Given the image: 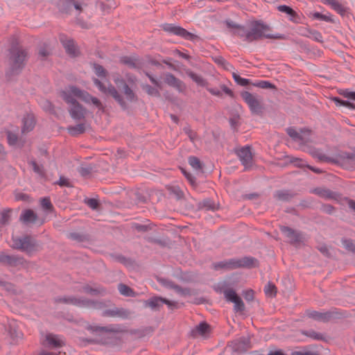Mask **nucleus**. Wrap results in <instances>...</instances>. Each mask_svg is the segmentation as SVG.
<instances>
[{"label": "nucleus", "mask_w": 355, "mask_h": 355, "mask_svg": "<svg viewBox=\"0 0 355 355\" xmlns=\"http://www.w3.org/2000/svg\"><path fill=\"white\" fill-rule=\"evenodd\" d=\"M61 96L69 105L70 116L74 120L84 119L86 114L85 109L77 102V98L81 99L86 103L92 104L98 109L102 108V104L97 98L92 96L87 92L74 86L66 87L61 92Z\"/></svg>", "instance_id": "f257e3e1"}, {"label": "nucleus", "mask_w": 355, "mask_h": 355, "mask_svg": "<svg viewBox=\"0 0 355 355\" xmlns=\"http://www.w3.org/2000/svg\"><path fill=\"white\" fill-rule=\"evenodd\" d=\"M255 262V259L245 257L241 259H231L218 262L214 264V268L216 270L220 268L232 270L238 268H250L254 266Z\"/></svg>", "instance_id": "f03ea898"}, {"label": "nucleus", "mask_w": 355, "mask_h": 355, "mask_svg": "<svg viewBox=\"0 0 355 355\" xmlns=\"http://www.w3.org/2000/svg\"><path fill=\"white\" fill-rule=\"evenodd\" d=\"M269 28L267 25L260 23L256 22L250 29V42L253 40H257L262 37L269 38V39H279L282 36L279 34H270L268 33Z\"/></svg>", "instance_id": "7ed1b4c3"}, {"label": "nucleus", "mask_w": 355, "mask_h": 355, "mask_svg": "<svg viewBox=\"0 0 355 355\" xmlns=\"http://www.w3.org/2000/svg\"><path fill=\"white\" fill-rule=\"evenodd\" d=\"M10 64L12 73H17L24 67L26 56L25 51L18 47L10 50Z\"/></svg>", "instance_id": "20e7f679"}, {"label": "nucleus", "mask_w": 355, "mask_h": 355, "mask_svg": "<svg viewBox=\"0 0 355 355\" xmlns=\"http://www.w3.org/2000/svg\"><path fill=\"white\" fill-rule=\"evenodd\" d=\"M241 97L248 104L250 111L253 114H260L262 111V99L260 96L252 94L249 92L241 93Z\"/></svg>", "instance_id": "39448f33"}, {"label": "nucleus", "mask_w": 355, "mask_h": 355, "mask_svg": "<svg viewBox=\"0 0 355 355\" xmlns=\"http://www.w3.org/2000/svg\"><path fill=\"white\" fill-rule=\"evenodd\" d=\"M94 83L102 93L112 96L123 107H125L123 98L112 85L108 83L106 86L103 83L96 78L94 79Z\"/></svg>", "instance_id": "423d86ee"}, {"label": "nucleus", "mask_w": 355, "mask_h": 355, "mask_svg": "<svg viewBox=\"0 0 355 355\" xmlns=\"http://www.w3.org/2000/svg\"><path fill=\"white\" fill-rule=\"evenodd\" d=\"M11 246L13 248L21 250V251L31 253L35 249L33 241L28 236L21 238L12 237Z\"/></svg>", "instance_id": "0eeeda50"}, {"label": "nucleus", "mask_w": 355, "mask_h": 355, "mask_svg": "<svg viewBox=\"0 0 355 355\" xmlns=\"http://www.w3.org/2000/svg\"><path fill=\"white\" fill-rule=\"evenodd\" d=\"M164 304H166L168 308L172 309L179 307L178 302L168 300L160 297H153L144 302L145 306L150 307L153 310L159 309Z\"/></svg>", "instance_id": "6e6552de"}, {"label": "nucleus", "mask_w": 355, "mask_h": 355, "mask_svg": "<svg viewBox=\"0 0 355 355\" xmlns=\"http://www.w3.org/2000/svg\"><path fill=\"white\" fill-rule=\"evenodd\" d=\"M162 28L168 33L180 36L187 40H193L196 37V35L188 32L186 29L172 24H165L162 26Z\"/></svg>", "instance_id": "1a4fd4ad"}, {"label": "nucleus", "mask_w": 355, "mask_h": 355, "mask_svg": "<svg viewBox=\"0 0 355 355\" xmlns=\"http://www.w3.org/2000/svg\"><path fill=\"white\" fill-rule=\"evenodd\" d=\"M224 295L227 301L234 303V308L236 311H243V302L242 299L237 295L233 289L225 290L224 292Z\"/></svg>", "instance_id": "9d476101"}, {"label": "nucleus", "mask_w": 355, "mask_h": 355, "mask_svg": "<svg viewBox=\"0 0 355 355\" xmlns=\"http://www.w3.org/2000/svg\"><path fill=\"white\" fill-rule=\"evenodd\" d=\"M287 133L293 140L302 144H306L310 140L309 136L311 132L306 129L301 130L300 132H297L294 128H289L287 129Z\"/></svg>", "instance_id": "9b49d317"}, {"label": "nucleus", "mask_w": 355, "mask_h": 355, "mask_svg": "<svg viewBox=\"0 0 355 355\" xmlns=\"http://www.w3.org/2000/svg\"><path fill=\"white\" fill-rule=\"evenodd\" d=\"M64 344L65 342L62 337L52 334H47L43 343L44 346L52 349L60 348Z\"/></svg>", "instance_id": "f8f14e48"}, {"label": "nucleus", "mask_w": 355, "mask_h": 355, "mask_svg": "<svg viewBox=\"0 0 355 355\" xmlns=\"http://www.w3.org/2000/svg\"><path fill=\"white\" fill-rule=\"evenodd\" d=\"M237 155L245 168L251 167L252 164V155L249 146H245L239 150Z\"/></svg>", "instance_id": "ddd939ff"}, {"label": "nucleus", "mask_w": 355, "mask_h": 355, "mask_svg": "<svg viewBox=\"0 0 355 355\" xmlns=\"http://www.w3.org/2000/svg\"><path fill=\"white\" fill-rule=\"evenodd\" d=\"M89 329L93 332L99 334L100 336H105L107 338L112 337L116 332V328L113 325L106 327H100L97 325L91 326Z\"/></svg>", "instance_id": "4468645a"}, {"label": "nucleus", "mask_w": 355, "mask_h": 355, "mask_svg": "<svg viewBox=\"0 0 355 355\" xmlns=\"http://www.w3.org/2000/svg\"><path fill=\"white\" fill-rule=\"evenodd\" d=\"M59 301L68 304H72L82 307H92L94 306V303L93 302L85 299L76 298L73 297L60 298L59 299Z\"/></svg>", "instance_id": "2eb2a0df"}, {"label": "nucleus", "mask_w": 355, "mask_h": 355, "mask_svg": "<svg viewBox=\"0 0 355 355\" xmlns=\"http://www.w3.org/2000/svg\"><path fill=\"white\" fill-rule=\"evenodd\" d=\"M280 230L283 234L288 239L289 242L292 243H297L301 241L302 236L297 232L285 226L281 227Z\"/></svg>", "instance_id": "dca6fc26"}, {"label": "nucleus", "mask_w": 355, "mask_h": 355, "mask_svg": "<svg viewBox=\"0 0 355 355\" xmlns=\"http://www.w3.org/2000/svg\"><path fill=\"white\" fill-rule=\"evenodd\" d=\"M102 315L108 317H119L121 318H128L130 316V311L124 309H112L105 310Z\"/></svg>", "instance_id": "f3484780"}, {"label": "nucleus", "mask_w": 355, "mask_h": 355, "mask_svg": "<svg viewBox=\"0 0 355 355\" xmlns=\"http://www.w3.org/2000/svg\"><path fill=\"white\" fill-rule=\"evenodd\" d=\"M164 80L168 85L176 88L179 91H182L185 87L180 80L176 78L171 73H166L165 75Z\"/></svg>", "instance_id": "a211bd4d"}, {"label": "nucleus", "mask_w": 355, "mask_h": 355, "mask_svg": "<svg viewBox=\"0 0 355 355\" xmlns=\"http://www.w3.org/2000/svg\"><path fill=\"white\" fill-rule=\"evenodd\" d=\"M35 124L34 116L31 114H26L22 119V132L26 133L31 131L34 128Z\"/></svg>", "instance_id": "6ab92c4d"}, {"label": "nucleus", "mask_w": 355, "mask_h": 355, "mask_svg": "<svg viewBox=\"0 0 355 355\" xmlns=\"http://www.w3.org/2000/svg\"><path fill=\"white\" fill-rule=\"evenodd\" d=\"M7 140L8 144L14 148H21L23 146V141L18 138L15 132L8 130L7 132Z\"/></svg>", "instance_id": "aec40b11"}, {"label": "nucleus", "mask_w": 355, "mask_h": 355, "mask_svg": "<svg viewBox=\"0 0 355 355\" xmlns=\"http://www.w3.org/2000/svg\"><path fill=\"white\" fill-rule=\"evenodd\" d=\"M10 336L13 339L21 338L22 334L17 327L16 321L12 320L8 322V327L6 329Z\"/></svg>", "instance_id": "412c9836"}, {"label": "nucleus", "mask_w": 355, "mask_h": 355, "mask_svg": "<svg viewBox=\"0 0 355 355\" xmlns=\"http://www.w3.org/2000/svg\"><path fill=\"white\" fill-rule=\"evenodd\" d=\"M61 42L70 56L74 57L77 55V49L73 40L61 38Z\"/></svg>", "instance_id": "4be33fe9"}, {"label": "nucleus", "mask_w": 355, "mask_h": 355, "mask_svg": "<svg viewBox=\"0 0 355 355\" xmlns=\"http://www.w3.org/2000/svg\"><path fill=\"white\" fill-rule=\"evenodd\" d=\"M0 263L8 266H15L18 263H21V260L15 256H10L4 253H1L0 254Z\"/></svg>", "instance_id": "5701e85b"}, {"label": "nucleus", "mask_w": 355, "mask_h": 355, "mask_svg": "<svg viewBox=\"0 0 355 355\" xmlns=\"http://www.w3.org/2000/svg\"><path fill=\"white\" fill-rule=\"evenodd\" d=\"M36 218L35 214L31 209L24 211L20 216V220L25 223H33L36 220Z\"/></svg>", "instance_id": "b1692460"}, {"label": "nucleus", "mask_w": 355, "mask_h": 355, "mask_svg": "<svg viewBox=\"0 0 355 355\" xmlns=\"http://www.w3.org/2000/svg\"><path fill=\"white\" fill-rule=\"evenodd\" d=\"M116 84L117 85L118 87H120L119 83L123 85V93L125 95L126 98L132 101L135 98V94L132 92V90L128 87V85L123 82V80H115Z\"/></svg>", "instance_id": "393cba45"}, {"label": "nucleus", "mask_w": 355, "mask_h": 355, "mask_svg": "<svg viewBox=\"0 0 355 355\" xmlns=\"http://www.w3.org/2000/svg\"><path fill=\"white\" fill-rule=\"evenodd\" d=\"M322 1L324 4L330 6L337 12L340 14L345 12L344 7L337 0H322Z\"/></svg>", "instance_id": "a878e982"}, {"label": "nucleus", "mask_w": 355, "mask_h": 355, "mask_svg": "<svg viewBox=\"0 0 355 355\" xmlns=\"http://www.w3.org/2000/svg\"><path fill=\"white\" fill-rule=\"evenodd\" d=\"M85 128L83 123L77 124L68 128V131L71 135H77L85 132Z\"/></svg>", "instance_id": "bb28decb"}, {"label": "nucleus", "mask_w": 355, "mask_h": 355, "mask_svg": "<svg viewBox=\"0 0 355 355\" xmlns=\"http://www.w3.org/2000/svg\"><path fill=\"white\" fill-rule=\"evenodd\" d=\"M235 33H236L244 40L250 42V30L245 29V28L239 26H238V28L235 31Z\"/></svg>", "instance_id": "cd10ccee"}, {"label": "nucleus", "mask_w": 355, "mask_h": 355, "mask_svg": "<svg viewBox=\"0 0 355 355\" xmlns=\"http://www.w3.org/2000/svg\"><path fill=\"white\" fill-rule=\"evenodd\" d=\"M209 326L205 322H201L196 326L194 332L201 336H205L209 331Z\"/></svg>", "instance_id": "c85d7f7f"}, {"label": "nucleus", "mask_w": 355, "mask_h": 355, "mask_svg": "<svg viewBox=\"0 0 355 355\" xmlns=\"http://www.w3.org/2000/svg\"><path fill=\"white\" fill-rule=\"evenodd\" d=\"M188 76L198 85L205 86L206 85V80L200 75L193 72H189Z\"/></svg>", "instance_id": "c756f323"}, {"label": "nucleus", "mask_w": 355, "mask_h": 355, "mask_svg": "<svg viewBox=\"0 0 355 355\" xmlns=\"http://www.w3.org/2000/svg\"><path fill=\"white\" fill-rule=\"evenodd\" d=\"M264 292L266 295L273 297L276 295L277 288L273 284L268 282L267 285L265 286Z\"/></svg>", "instance_id": "7c9ffc66"}, {"label": "nucleus", "mask_w": 355, "mask_h": 355, "mask_svg": "<svg viewBox=\"0 0 355 355\" xmlns=\"http://www.w3.org/2000/svg\"><path fill=\"white\" fill-rule=\"evenodd\" d=\"M278 11L287 14L291 17V19L295 16V11L289 6L286 5H280L277 6Z\"/></svg>", "instance_id": "2f4dec72"}, {"label": "nucleus", "mask_w": 355, "mask_h": 355, "mask_svg": "<svg viewBox=\"0 0 355 355\" xmlns=\"http://www.w3.org/2000/svg\"><path fill=\"white\" fill-rule=\"evenodd\" d=\"M119 293L124 296H132L133 295L132 289L125 284H119Z\"/></svg>", "instance_id": "473e14b6"}, {"label": "nucleus", "mask_w": 355, "mask_h": 355, "mask_svg": "<svg viewBox=\"0 0 355 355\" xmlns=\"http://www.w3.org/2000/svg\"><path fill=\"white\" fill-rule=\"evenodd\" d=\"M94 69L96 75L99 78H103L106 77L107 71L101 65L95 64L94 65Z\"/></svg>", "instance_id": "72a5a7b5"}, {"label": "nucleus", "mask_w": 355, "mask_h": 355, "mask_svg": "<svg viewBox=\"0 0 355 355\" xmlns=\"http://www.w3.org/2000/svg\"><path fill=\"white\" fill-rule=\"evenodd\" d=\"M254 86H256L262 89H273L275 86L269 81L267 80H260L253 84Z\"/></svg>", "instance_id": "f704fd0d"}, {"label": "nucleus", "mask_w": 355, "mask_h": 355, "mask_svg": "<svg viewBox=\"0 0 355 355\" xmlns=\"http://www.w3.org/2000/svg\"><path fill=\"white\" fill-rule=\"evenodd\" d=\"M189 164L195 170H200L201 169L200 161L198 158H197L196 157H190L189 158Z\"/></svg>", "instance_id": "c9c22d12"}, {"label": "nucleus", "mask_w": 355, "mask_h": 355, "mask_svg": "<svg viewBox=\"0 0 355 355\" xmlns=\"http://www.w3.org/2000/svg\"><path fill=\"white\" fill-rule=\"evenodd\" d=\"M309 315L315 320H324L327 318V313H320L318 311H311L309 313Z\"/></svg>", "instance_id": "e433bc0d"}, {"label": "nucleus", "mask_w": 355, "mask_h": 355, "mask_svg": "<svg viewBox=\"0 0 355 355\" xmlns=\"http://www.w3.org/2000/svg\"><path fill=\"white\" fill-rule=\"evenodd\" d=\"M233 78L236 83L241 86H247L250 83L248 79L242 78L236 73H233Z\"/></svg>", "instance_id": "4c0bfd02"}, {"label": "nucleus", "mask_w": 355, "mask_h": 355, "mask_svg": "<svg viewBox=\"0 0 355 355\" xmlns=\"http://www.w3.org/2000/svg\"><path fill=\"white\" fill-rule=\"evenodd\" d=\"M143 89L146 91V92L151 96H158L159 95V91L157 87H153L148 85H145L143 86Z\"/></svg>", "instance_id": "58836bf2"}, {"label": "nucleus", "mask_w": 355, "mask_h": 355, "mask_svg": "<svg viewBox=\"0 0 355 355\" xmlns=\"http://www.w3.org/2000/svg\"><path fill=\"white\" fill-rule=\"evenodd\" d=\"M313 16L315 19L323 20L325 21H331V16L328 15H324L318 12H315L313 14Z\"/></svg>", "instance_id": "ea45409f"}, {"label": "nucleus", "mask_w": 355, "mask_h": 355, "mask_svg": "<svg viewBox=\"0 0 355 355\" xmlns=\"http://www.w3.org/2000/svg\"><path fill=\"white\" fill-rule=\"evenodd\" d=\"M10 211H3L1 214V223L3 225L6 224L9 221Z\"/></svg>", "instance_id": "a19ab883"}, {"label": "nucleus", "mask_w": 355, "mask_h": 355, "mask_svg": "<svg viewBox=\"0 0 355 355\" xmlns=\"http://www.w3.org/2000/svg\"><path fill=\"white\" fill-rule=\"evenodd\" d=\"M30 164L32 166L33 171L40 175H43V168L37 164L35 161H31Z\"/></svg>", "instance_id": "79ce46f5"}, {"label": "nucleus", "mask_w": 355, "mask_h": 355, "mask_svg": "<svg viewBox=\"0 0 355 355\" xmlns=\"http://www.w3.org/2000/svg\"><path fill=\"white\" fill-rule=\"evenodd\" d=\"M121 61L123 63L127 64L130 67L135 68L136 67L135 61L130 57H124L122 58Z\"/></svg>", "instance_id": "37998d69"}, {"label": "nucleus", "mask_w": 355, "mask_h": 355, "mask_svg": "<svg viewBox=\"0 0 355 355\" xmlns=\"http://www.w3.org/2000/svg\"><path fill=\"white\" fill-rule=\"evenodd\" d=\"M86 203L92 209H96L98 206V201L94 198L87 199Z\"/></svg>", "instance_id": "c03bdc74"}, {"label": "nucleus", "mask_w": 355, "mask_h": 355, "mask_svg": "<svg viewBox=\"0 0 355 355\" xmlns=\"http://www.w3.org/2000/svg\"><path fill=\"white\" fill-rule=\"evenodd\" d=\"M289 194L286 191H279L276 193V197L282 200H286L288 199Z\"/></svg>", "instance_id": "a18cd8bd"}, {"label": "nucleus", "mask_w": 355, "mask_h": 355, "mask_svg": "<svg viewBox=\"0 0 355 355\" xmlns=\"http://www.w3.org/2000/svg\"><path fill=\"white\" fill-rule=\"evenodd\" d=\"M41 205L44 209H50L51 207V201L47 198H44L41 200Z\"/></svg>", "instance_id": "49530a36"}, {"label": "nucleus", "mask_w": 355, "mask_h": 355, "mask_svg": "<svg viewBox=\"0 0 355 355\" xmlns=\"http://www.w3.org/2000/svg\"><path fill=\"white\" fill-rule=\"evenodd\" d=\"M58 184L62 187V186H65V187L71 186L69 179H67V178H64V177H62V176L60 178Z\"/></svg>", "instance_id": "de8ad7c7"}, {"label": "nucleus", "mask_w": 355, "mask_h": 355, "mask_svg": "<svg viewBox=\"0 0 355 355\" xmlns=\"http://www.w3.org/2000/svg\"><path fill=\"white\" fill-rule=\"evenodd\" d=\"M305 334L313 339L319 340L322 338L321 335L315 333V331H310L305 333Z\"/></svg>", "instance_id": "09e8293b"}, {"label": "nucleus", "mask_w": 355, "mask_h": 355, "mask_svg": "<svg viewBox=\"0 0 355 355\" xmlns=\"http://www.w3.org/2000/svg\"><path fill=\"white\" fill-rule=\"evenodd\" d=\"M336 101L340 105H343V106H345V107H347L349 108H351V109H353L354 107V105L347 101H340L338 99H336Z\"/></svg>", "instance_id": "8fccbe9b"}, {"label": "nucleus", "mask_w": 355, "mask_h": 355, "mask_svg": "<svg viewBox=\"0 0 355 355\" xmlns=\"http://www.w3.org/2000/svg\"><path fill=\"white\" fill-rule=\"evenodd\" d=\"M318 193L325 198H331L332 197L331 193L328 190L320 191Z\"/></svg>", "instance_id": "3c124183"}, {"label": "nucleus", "mask_w": 355, "mask_h": 355, "mask_svg": "<svg viewBox=\"0 0 355 355\" xmlns=\"http://www.w3.org/2000/svg\"><path fill=\"white\" fill-rule=\"evenodd\" d=\"M42 106L46 111L51 112L53 110L52 104L49 101H44V103H43Z\"/></svg>", "instance_id": "603ef678"}, {"label": "nucleus", "mask_w": 355, "mask_h": 355, "mask_svg": "<svg viewBox=\"0 0 355 355\" xmlns=\"http://www.w3.org/2000/svg\"><path fill=\"white\" fill-rule=\"evenodd\" d=\"M208 91L209 93H211L212 95L216 96H221L222 92L216 88H209Z\"/></svg>", "instance_id": "864d4df0"}, {"label": "nucleus", "mask_w": 355, "mask_h": 355, "mask_svg": "<svg viewBox=\"0 0 355 355\" xmlns=\"http://www.w3.org/2000/svg\"><path fill=\"white\" fill-rule=\"evenodd\" d=\"M345 96L349 99L355 100V92L346 91Z\"/></svg>", "instance_id": "5fc2aeb1"}, {"label": "nucleus", "mask_w": 355, "mask_h": 355, "mask_svg": "<svg viewBox=\"0 0 355 355\" xmlns=\"http://www.w3.org/2000/svg\"><path fill=\"white\" fill-rule=\"evenodd\" d=\"M221 88L223 89V91L227 95L230 96H233V92H232V90L230 89H229L227 86H225V85H221Z\"/></svg>", "instance_id": "6e6d98bb"}, {"label": "nucleus", "mask_w": 355, "mask_h": 355, "mask_svg": "<svg viewBox=\"0 0 355 355\" xmlns=\"http://www.w3.org/2000/svg\"><path fill=\"white\" fill-rule=\"evenodd\" d=\"M312 35L314 40L317 41H321L322 40V35L318 31H314L312 33Z\"/></svg>", "instance_id": "4d7b16f0"}, {"label": "nucleus", "mask_w": 355, "mask_h": 355, "mask_svg": "<svg viewBox=\"0 0 355 355\" xmlns=\"http://www.w3.org/2000/svg\"><path fill=\"white\" fill-rule=\"evenodd\" d=\"M226 24L230 28H234L236 30L238 28L239 25H236L234 22L230 20L226 21Z\"/></svg>", "instance_id": "13d9d810"}, {"label": "nucleus", "mask_w": 355, "mask_h": 355, "mask_svg": "<svg viewBox=\"0 0 355 355\" xmlns=\"http://www.w3.org/2000/svg\"><path fill=\"white\" fill-rule=\"evenodd\" d=\"M292 355H317L313 352H295L292 354Z\"/></svg>", "instance_id": "bf43d9fd"}, {"label": "nucleus", "mask_w": 355, "mask_h": 355, "mask_svg": "<svg viewBox=\"0 0 355 355\" xmlns=\"http://www.w3.org/2000/svg\"><path fill=\"white\" fill-rule=\"evenodd\" d=\"M147 76L149 78V79L152 83H153L157 87H159V83L156 80V79L153 76L149 75L148 73H147Z\"/></svg>", "instance_id": "052dcab7"}, {"label": "nucleus", "mask_w": 355, "mask_h": 355, "mask_svg": "<svg viewBox=\"0 0 355 355\" xmlns=\"http://www.w3.org/2000/svg\"><path fill=\"white\" fill-rule=\"evenodd\" d=\"M347 204L350 209L355 211V201L354 200L349 199L347 200Z\"/></svg>", "instance_id": "680f3d73"}, {"label": "nucleus", "mask_w": 355, "mask_h": 355, "mask_svg": "<svg viewBox=\"0 0 355 355\" xmlns=\"http://www.w3.org/2000/svg\"><path fill=\"white\" fill-rule=\"evenodd\" d=\"M59 354H61V352H59V353L57 354L55 352H46V351H42L40 354V355H59Z\"/></svg>", "instance_id": "e2e57ef3"}, {"label": "nucleus", "mask_w": 355, "mask_h": 355, "mask_svg": "<svg viewBox=\"0 0 355 355\" xmlns=\"http://www.w3.org/2000/svg\"><path fill=\"white\" fill-rule=\"evenodd\" d=\"M5 155L6 151L4 150V148L1 144H0V159L4 158Z\"/></svg>", "instance_id": "0e129e2a"}, {"label": "nucleus", "mask_w": 355, "mask_h": 355, "mask_svg": "<svg viewBox=\"0 0 355 355\" xmlns=\"http://www.w3.org/2000/svg\"><path fill=\"white\" fill-rule=\"evenodd\" d=\"M39 54L41 57L44 58L49 55V52L46 50L42 49L40 50Z\"/></svg>", "instance_id": "69168bd1"}, {"label": "nucleus", "mask_w": 355, "mask_h": 355, "mask_svg": "<svg viewBox=\"0 0 355 355\" xmlns=\"http://www.w3.org/2000/svg\"><path fill=\"white\" fill-rule=\"evenodd\" d=\"M324 209L326 212L331 214L334 210V207L331 205H325Z\"/></svg>", "instance_id": "338daca9"}, {"label": "nucleus", "mask_w": 355, "mask_h": 355, "mask_svg": "<svg viewBox=\"0 0 355 355\" xmlns=\"http://www.w3.org/2000/svg\"><path fill=\"white\" fill-rule=\"evenodd\" d=\"M85 290L86 292L91 293H101V291H98V290L89 288V287H85Z\"/></svg>", "instance_id": "774afa93"}]
</instances>
